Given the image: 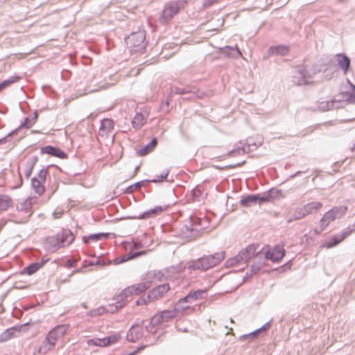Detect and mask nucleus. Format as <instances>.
Returning <instances> with one entry per match:
<instances>
[{
	"instance_id": "nucleus-1",
	"label": "nucleus",
	"mask_w": 355,
	"mask_h": 355,
	"mask_svg": "<svg viewBox=\"0 0 355 355\" xmlns=\"http://www.w3.org/2000/svg\"><path fill=\"white\" fill-rule=\"evenodd\" d=\"M347 211L346 206H336L324 214L322 217L318 221V226L314 230L317 234H321L327 227L336 219H339L344 216Z\"/></svg>"
},
{
	"instance_id": "nucleus-2",
	"label": "nucleus",
	"mask_w": 355,
	"mask_h": 355,
	"mask_svg": "<svg viewBox=\"0 0 355 355\" xmlns=\"http://www.w3.org/2000/svg\"><path fill=\"white\" fill-rule=\"evenodd\" d=\"M125 42L131 53H142L146 49L147 42L144 30L133 32L125 37Z\"/></svg>"
},
{
	"instance_id": "nucleus-3",
	"label": "nucleus",
	"mask_w": 355,
	"mask_h": 355,
	"mask_svg": "<svg viewBox=\"0 0 355 355\" xmlns=\"http://www.w3.org/2000/svg\"><path fill=\"white\" fill-rule=\"evenodd\" d=\"M224 258V252H217L198 259L193 263L192 267L194 269L205 270L218 265Z\"/></svg>"
},
{
	"instance_id": "nucleus-4",
	"label": "nucleus",
	"mask_w": 355,
	"mask_h": 355,
	"mask_svg": "<svg viewBox=\"0 0 355 355\" xmlns=\"http://www.w3.org/2000/svg\"><path fill=\"white\" fill-rule=\"evenodd\" d=\"M153 281H145L143 283L135 284L130 286L126 287L123 289L120 294L116 297V300H120L121 302L127 303L128 297L132 295H139L146 290L150 288L152 286Z\"/></svg>"
},
{
	"instance_id": "nucleus-5",
	"label": "nucleus",
	"mask_w": 355,
	"mask_h": 355,
	"mask_svg": "<svg viewBox=\"0 0 355 355\" xmlns=\"http://www.w3.org/2000/svg\"><path fill=\"white\" fill-rule=\"evenodd\" d=\"M286 250L283 246L275 245L273 248L266 246L259 252L260 256L263 255L266 259L272 262H279L285 256Z\"/></svg>"
},
{
	"instance_id": "nucleus-6",
	"label": "nucleus",
	"mask_w": 355,
	"mask_h": 355,
	"mask_svg": "<svg viewBox=\"0 0 355 355\" xmlns=\"http://www.w3.org/2000/svg\"><path fill=\"white\" fill-rule=\"evenodd\" d=\"M49 167V166L46 168H42L37 173V176L31 179V187L39 196L42 195L45 191L44 184L46 180Z\"/></svg>"
},
{
	"instance_id": "nucleus-7",
	"label": "nucleus",
	"mask_w": 355,
	"mask_h": 355,
	"mask_svg": "<svg viewBox=\"0 0 355 355\" xmlns=\"http://www.w3.org/2000/svg\"><path fill=\"white\" fill-rule=\"evenodd\" d=\"M180 10V5L179 2H171L166 5L162 15L160 18L161 20L165 21L171 19Z\"/></svg>"
},
{
	"instance_id": "nucleus-8",
	"label": "nucleus",
	"mask_w": 355,
	"mask_h": 355,
	"mask_svg": "<svg viewBox=\"0 0 355 355\" xmlns=\"http://www.w3.org/2000/svg\"><path fill=\"white\" fill-rule=\"evenodd\" d=\"M207 294L206 290H197L190 292L187 296L180 299L178 302V305H181L184 302L193 303L196 300H202L205 297Z\"/></svg>"
},
{
	"instance_id": "nucleus-9",
	"label": "nucleus",
	"mask_w": 355,
	"mask_h": 355,
	"mask_svg": "<svg viewBox=\"0 0 355 355\" xmlns=\"http://www.w3.org/2000/svg\"><path fill=\"white\" fill-rule=\"evenodd\" d=\"M56 236L61 248L70 245L75 239L74 235L69 229L62 230V232L56 234Z\"/></svg>"
},
{
	"instance_id": "nucleus-10",
	"label": "nucleus",
	"mask_w": 355,
	"mask_h": 355,
	"mask_svg": "<svg viewBox=\"0 0 355 355\" xmlns=\"http://www.w3.org/2000/svg\"><path fill=\"white\" fill-rule=\"evenodd\" d=\"M41 153L47 154L60 159H65L67 157V154L64 150L51 145L41 148Z\"/></svg>"
},
{
	"instance_id": "nucleus-11",
	"label": "nucleus",
	"mask_w": 355,
	"mask_h": 355,
	"mask_svg": "<svg viewBox=\"0 0 355 355\" xmlns=\"http://www.w3.org/2000/svg\"><path fill=\"white\" fill-rule=\"evenodd\" d=\"M66 331L67 328L64 326L58 325L49 332L46 338L55 344V342L66 333Z\"/></svg>"
},
{
	"instance_id": "nucleus-12",
	"label": "nucleus",
	"mask_w": 355,
	"mask_h": 355,
	"mask_svg": "<svg viewBox=\"0 0 355 355\" xmlns=\"http://www.w3.org/2000/svg\"><path fill=\"white\" fill-rule=\"evenodd\" d=\"M349 236V233L347 232H344L341 233L336 234L333 236L331 240L328 242H326L323 247L325 248H331L338 244L340 243L343 241H344Z\"/></svg>"
},
{
	"instance_id": "nucleus-13",
	"label": "nucleus",
	"mask_w": 355,
	"mask_h": 355,
	"mask_svg": "<svg viewBox=\"0 0 355 355\" xmlns=\"http://www.w3.org/2000/svg\"><path fill=\"white\" fill-rule=\"evenodd\" d=\"M258 245L251 244L239 252V254L245 263L248 259L252 257L257 252Z\"/></svg>"
},
{
	"instance_id": "nucleus-14",
	"label": "nucleus",
	"mask_w": 355,
	"mask_h": 355,
	"mask_svg": "<svg viewBox=\"0 0 355 355\" xmlns=\"http://www.w3.org/2000/svg\"><path fill=\"white\" fill-rule=\"evenodd\" d=\"M114 122L111 119H103L101 121V125L99 128V135L104 136L105 134H107L114 129Z\"/></svg>"
},
{
	"instance_id": "nucleus-15",
	"label": "nucleus",
	"mask_w": 355,
	"mask_h": 355,
	"mask_svg": "<svg viewBox=\"0 0 355 355\" xmlns=\"http://www.w3.org/2000/svg\"><path fill=\"white\" fill-rule=\"evenodd\" d=\"M303 207L306 215L308 216L319 211L322 208L323 204L319 201H313L306 203Z\"/></svg>"
},
{
	"instance_id": "nucleus-16",
	"label": "nucleus",
	"mask_w": 355,
	"mask_h": 355,
	"mask_svg": "<svg viewBox=\"0 0 355 355\" xmlns=\"http://www.w3.org/2000/svg\"><path fill=\"white\" fill-rule=\"evenodd\" d=\"M139 326L137 324H132L131 328L127 333L126 338L131 343H135L139 338L142 336V333L140 330L136 329Z\"/></svg>"
},
{
	"instance_id": "nucleus-17",
	"label": "nucleus",
	"mask_w": 355,
	"mask_h": 355,
	"mask_svg": "<svg viewBox=\"0 0 355 355\" xmlns=\"http://www.w3.org/2000/svg\"><path fill=\"white\" fill-rule=\"evenodd\" d=\"M38 161V157L36 155L30 157L24 165V175L28 179L32 174L33 168Z\"/></svg>"
},
{
	"instance_id": "nucleus-18",
	"label": "nucleus",
	"mask_w": 355,
	"mask_h": 355,
	"mask_svg": "<svg viewBox=\"0 0 355 355\" xmlns=\"http://www.w3.org/2000/svg\"><path fill=\"white\" fill-rule=\"evenodd\" d=\"M110 233H96L91 234L88 236H83V241L85 244H88L89 241H98L103 239H107L109 238Z\"/></svg>"
},
{
	"instance_id": "nucleus-19",
	"label": "nucleus",
	"mask_w": 355,
	"mask_h": 355,
	"mask_svg": "<svg viewBox=\"0 0 355 355\" xmlns=\"http://www.w3.org/2000/svg\"><path fill=\"white\" fill-rule=\"evenodd\" d=\"M155 148V137L151 138L150 142L137 150V154L140 156H146Z\"/></svg>"
},
{
	"instance_id": "nucleus-20",
	"label": "nucleus",
	"mask_w": 355,
	"mask_h": 355,
	"mask_svg": "<svg viewBox=\"0 0 355 355\" xmlns=\"http://www.w3.org/2000/svg\"><path fill=\"white\" fill-rule=\"evenodd\" d=\"M155 287H153L146 296H141L135 301V305L140 306L146 304L148 302H153L155 299Z\"/></svg>"
},
{
	"instance_id": "nucleus-21",
	"label": "nucleus",
	"mask_w": 355,
	"mask_h": 355,
	"mask_svg": "<svg viewBox=\"0 0 355 355\" xmlns=\"http://www.w3.org/2000/svg\"><path fill=\"white\" fill-rule=\"evenodd\" d=\"M44 244H45V248L48 250H50L52 252L55 251L58 248H61L60 244L58 241V239L56 235L55 236L48 237L46 239Z\"/></svg>"
},
{
	"instance_id": "nucleus-22",
	"label": "nucleus",
	"mask_w": 355,
	"mask_h": 355,
	"mask_svg": "<svg viewBox=\"0 0 355 355\" xmlns=\"http://www.w3.org/2000/svg\"><path fill=\"white\" fill-rule=\"evenodd\" d=\"M23 325L20 326L18 329H17L16 327H12V328L8 329L6 331H4L0 335V342L1 343L6 342V341L11 339L14 336H15V333L19 332L20 328Z\"/></svg>"
},
{
	"instance_id": "nucleus-23",
	"label": "nucleus",
	"mask_w": 355,
	"mask_h": 355,
	"mask_svg": "<svg viewBox=\"0 0 355 355\" xmlns=\"http://www.w3.org/2000/svg\"><path fill=\"white\" fill-rule=\"evenodd\" d=\"M149 182H153L155 183V178H153L152 180H144L139 182H137L129 187H128L125 189V193H132L134 191L139 189L142 186H146Z\"/></svg>"
},
{
	"instance_id": "nucleus-24",
	"label": "nucleus",
	"mask_w": 355,
	"mask_h": 355,
	"mask_svg": "<svg viewBox=\"0 0 355 355\" xmlns=\"http://www.w3.org/2000/svg\"><path fill=\"white\" fill-rule=\"evenodd\" d=\"M336 60L339 66L343 69L344 73H346L350 64V60L348 57L343 54H338Z\"/></svg>"
},
{
	"instance_id": "nucleus-25",
	"label": "nucleus",
	"mask_w": 355,
	"mask_h": 355,
	"mask_svg": "<svg viewBox=\"0 0 355 355\" xmlns=\"http://www.w3.org/2000/svg\"><path fill=\"white\" fill-rule=\"evenodd\" d=\"M160 284H157V297H163L168 291H169V285L166 280H159Z\"/></svg>"
},
{
	"instance_id": "nucleus-26",
	"label": "nucleus",
	"mask_w": 355,
	"mask_h": 355,
	"mask_svg": "<svg viewBox=\"0 0 355 355\" xmlns=\"http://www.w3.org/2000/svg\"><path fill=\"white\" fill-rule=\"evenodd\" d=\"M226 266L231 268V267H235V266H243L245 264L244 261H243L242 258L241 257L240 254H238L236 256L228 259L226 261Z\"/></svg>"
},
{
	"instance_id": "nucleus-27",
	"label": "nucleus",
	"mask_w": 355,
	"mask_h": 355,
	"mask_svg": "<svg viewBox=\"0 0 355 355\" xmlns=\"http://www.w3.org/2000/svg\"><path fill=\"white\" fill-rule=\"evenodd\" d=\"M42 267V264H39V262H34L25 267L21 273L31 275L36 272Z\"/></svg>"
},
{
	"instance_id": "nucleus-28",
	"label": "nucleus",
	"mask_w": 355,
	"mask_h": 355,
	"mask_svg": "<svg viewBox=\"0 0 355 355\" xmlns=\"http://www.w3.org/2000/svg\"><path fill=\"white\" fill-rule=\"evenodd\" d=\"M258 199H259L260 201H266V198H258L256 196H249L246 198H243L241 200V204L243 206L249 207L252 204L256 203Z\"/></svg>"
},
{
	"instance_id": "nucleus-29",
	"label": "nucleus",
	"mask_w": 355,
	"mask_h": 355,
	"mask_svg": "<svg viewBox=\"0 0 355 355\" xmlns=\"http://www.w3.org/2000/svg\"><path fill=\"white\" fill-rule=\"evenodd\" d=\"M55 345L53 343H52L50 340L46 337L42 344L40 345L39 348V353L45 354L48 352H49L52 347Z\"/></svg>"
},
{
	"instance_id": "nucleus-30",
	"label": "nucleus",
	"mask_w": 355,
	"mask_h": 355,
	"mask_svg": "<svg viewBox=\"0 0 355 355\" xmlns=\"http://www.w3.org/2000/svg\"><path fill=\"white\" fill-rule=\"evenodd\" d=\"M144 124V118L141 113H137L132 120V127L136 129H140Z\"/></svg>"
},
{
	"instance_id": "nucleus-31",
	"label": "nucleus",
	"mask_w": 355,
	"mask_h": 355,
	"mask_svg": "<svg viewBox=\"0 0 355 355\" xmlns=\"http://www.w3.org/2000/svg\"><path fill=\"white\" fill-rule=\"evenodd\" d=\"M19 79V76H10L9 78L3 80L0 83V92L10 86L11 84L17 82Z\"/></svg>"
},
{
	"instance_id": "nucleus-32",
	"label": "nucleus",
	"mask_w": 355,
	"mask_h": 355,
	"mask_svg": "<svg viewBox=\"0 0 355 355\" xmlns=\"http://www.w3.org/2000/svg\"><path fill=\"white\" fill-rule=\"evenodd\" d=\"M125 305V302L120 300H116V302L112 304H110L108 308H105V312L114 313L115 311L123 308Z\"/></svg>"
},
{
	"instance_id": "nucleus-33",
	"label": "nucleus",
	"mask_w": 355,
	"mask_h": 355,
	"mask_svg": "<svg viewBox=\"0 0 355 355\" xmlns=\"http://www.w3.org/2000/svg\"><path fill=\"white\" fill-rule=\"evenodd\" d=\"M11 198L6 195L0 196V211L7 209L11 205Z\"/></svg>"
},
{
	"instance_id": "nucleus-34",
	"label": "nucleus",
	"mask_w": 355,
	"mask_h": 355,
	"mask_svg": "<svg viewBox=\"0 0 355 355\" xmlns=\"http://www.w3.org/2000/svg\"><path fill=\"white\" fill-rule=\"evenodd\" d=\"M272 54L285 55L288 53L289 49L286 46H277L270 49Z\"/></svg>"
},
{
	"instance_id": "nucleus-35",
	"label": "nucleus",
	"mask_w": 355,
	"mask_h": 355,
	"mask_svg": "<svg viewBox=\"0 0 355 355\" xmlns=\"http://www.w3.org/2000/svg\"><path fill=\"white\" fill-rule=\"evenodd\" d=\"M307 215L304 209V207H297L293 211V218L289 220L291 221L293 220H299L306 217Z\"/></svg>"
},
{
	"instance_id": "nucleus-36",
	"label": "nucleus",
	"mask_w": 355,
	"mask_h": 355,
	"mask_svg": "<svg viewBox=\"0 0 355 355\" xmlns=\"http://www.w3.org/2000/svg\"><path fill=\"white\" fill-rule=\"evenodd\" d=\"M155 318V315H153L150 321L148 324H145V321H143V325H144V328L148 333H151L152 334H155V323L154 322V320Z\"/></svg>"
},
{
	"instance_id": "nucleus-37",
	"label": "nucleus",
	"mask_w": 355,
	"mask_h": 355,
	"mask_svg": "<svg viewBox=\"0 0 355 355\" xmlns=\"http://www.w3.org/2000/svg\"><path fill=\"white\" fill-rule=\"evenodd\" d=\"M153 214H155V207L151 208L150 209L144 211L137 216H134L133 218L137 219H146L150 217Z\"/></svg>"
},
{
	"instance_id": "nucleus-38",
	"label": "nucleus",
	"mask_w": 355,
	"mask_h": 355,
	"mask_svg": "<svg viewBox=\"0 0 355 355\" xmlns=\"http://www.w3.org/2000/svg\"><path fill=\"white\" fill-rule=\"evenodd\" d=\"M105 312V308L103 306H99L96 309H92L87 313V315L94 317L97 315H101L103 313Z\"/></svg>"
},
{
	"instance_id": "nucleus-39",
	"label": "nucleus",
	"mask_w": 355,
	"mask_h": 355,
	"mask_svg": "<svg viewBox=\"0 0 355 355\" xmlns=\"http://www.w3.org/2000/svg\"><path fill=\"white\" fill-rule=\"evenodd\" d=\"M121 336L119 334H114L112 335L105 337L107 342L106 343L107 344V346L118 342Z\"/></svg>"
},
{
	"instance_id": "nucleus-40",
	"label": "nucleus",
	"mask_w": 355,
	"mask_h": 355,
	"mask_svg": "<svg viewBox=\"0 0 355 355\" xmlns=\"http://www.w3.org/2000/svg\"><path fill=\"white\" fill-rule=\"evenodd\" d=\"M160 321L164 322L167 321L168 319L173 318L174 317V313L171 311H164L160 313Z\"/></svg>"
},
{
	"instance_id": "nucleus-41",
	"label": "nucleus",
	"mask_w": 355,
	"mask_h": 355,
	"mask_svg": "<svg viewBox=\"0 0 355 355\" xmlns=\"http://www.w3.org/2000/svg\"><path fill=\"white\" fill-rule=\"evenodd\" d=\"M33 198L31 197L28 198L23 203L17 206V209H26L31 207Z\"/></svg>"
},
{
	"instance_id": "nucleus-42",
	"label": "nucleus",
	"mask_w": 355,
	"mask_h": 355,
	"mask_svg": "<svg viewBox=\"0 0 355 355\" xmlns=\"http://www.w3.org/2000/svg\"><path fill=\"white\" fill-rule=\"evenodd\" d=\"M34 124V120H31L29 118L26 117L25 118V120L21 124L20 126H19L17 128H19V130L21 128H30L31 127H32V125Z\"/></svg>"
},
{
	"instance_id": "nucleus-43",
	"label": "nucleus",
	"mask_w": 355,
	"mask_h": 355,
	"mask_svg": "<svg viewBox=\"0 0 355 355\" xmlns=\"http://www.w3.org/2000/svg\"><path fill=\"white\" fill-rule=\"evenodd\" d=\"M94 345L99 346V347H107V344L106 343V338L105 337L103 338H96L92 340Z\"/></svg>"
},
{
	"instance_id": "nucleus-44",
	"label": "nucleus",
	"mask_w": 355,
	"mask_h": 355,
	"mask_svg": "<svg viewBox=\"0 0 355 355\" xmlns=\"http://www.w3.org/2000/svg\"><path fill=\"white\" fill-rule=\"evenodd\" d=\"M318 108L322 111L328 110L330 105H332V103L321 101L318 103Z\"/></svg>"
},
{
	"instance_id": "nucleus-45",
	"label": "nucleus",
	"mask_w": 355,
	"mask_h": 355,
	"mask_svg": "<svg viewBox=\"0 0 355 355\" xmlns=\"http://www.w3.org/2000/svg\"><path fill=\"white\" fill-rule=\"evenodd\" d=\"M18 132H19V128H16V129L13 130L12 131H11L10 132H9L6 137L0 139V144H5L9 137L17 135Z\"/></svg>"
},
{
	"instance_id": "nucleus-46",
	"label": "nucleus",
	"mask_w": 355,
	"mask_h": 355,
	"mask_svg": "<svg viewBox=\"0 0 355 355\" xmlns=\"http://www.w3.org/2000/svg\"><path fill=\"white\" fill-rule=\"evenodd\" d=\"M142 252H133V253H130L128 254V257L127 258H123L120 261H119L118 263H122V262H124V261H126L130 259H132L137 256H138L139 254H141Z\"/></svg>"
},
{
	"instance_id": "nucleus-47",
	"label": "nucleus",
	"mask_w": 355,
	"mask_h": 355,
	"mask_svg": "<svg viewBox=\"0 0 355 355\" xmlns=\"http://www.w3.org/2000/svg\"><path fill=\"white\" fill-rule=\"evenodd\" d=\"M65 266L69 268H73L76 266V261L72 259H69L67 260Z\"/></svg>"
},
{
	"instance_id": "nucleus-48",
	"label": "nucleus",
	"mask_w": 355,
	"mask_h": 355,
	"mask_svg": "<svg viewBox=\"0 0 355 355\" xmlns=\"http://www.w3.org/2000/svg\"><path fill=\"white\" fill-rule=\"evenodd\" d=\"M218 1L219 0H205L203 3V6L205 7H209V6L213 5L214 3L218 2Z\"/></svg>"
},
{
	"instance_id": "nucleus-49",
	"label": "nucleus",
	"mask_w": 355,
	"mask_h": 355,
	"mask_svg": "<svg viewBox=\"0 0 355 355\" xmlns=\"http://www.w3.org/2000/svg\"><path fill=\"white\" fill-rule=\"evenodd\" d=\"M351 86H352V88L353 89V93L351 95L350 98H351V100L355 103V85H354L353 84H351Z\"/></svg>"
},
{
	"instance_id": "nucleus-50",
	"label": "nucleus",
	"mask_w": 355,
	"mask_h": 355,
	"mask_svg": "<svg viewBox=\"0 0 355 355\" xmlns=\"http://www.w3.org/2000/svg\"><path fill=\"white\" fill-rule=\"evenodd\" d=\"M259 270H260V267L253 266L252 267V275H255V274L258 273Z\"/></svg>"
},
{
	"instance_id": "nucleus-51",
	"label": "nucleus",
	"mask_w": 355,
	"mask_h": 355,
	"mask_svg": "<svg viewBox=\"0 0 355 355\" xmlns=\"http://www.w3.org/2000/svg\"><path fill=\"white\" fill-rule=\"evenodd\" d=\"M148 241L150 242H153V239L148 237L146 234H145L144 239L143 240L144 244H146L148 242Z\"/></svg>"
},
{
	"instance_id": "nucleus-52",
	"label": "nucleus",
	"mask_w": 355,
	"mask_h": 355,
	"mask_svg": "<svg viewBox=\"0 0 355 355\" xmlns=\"http://www.w3.org/2000/svg\"><path fill=\"white\" fill-rule=\"evenodd\" d=\"M23 184V180H22V178L21 176V175L19 174V184L15 187V189H18L19 187H21Z\"/></svg>"
},
{
	"instance_id": "nucleus-53",
	"label": "nucleus",
	"mask_w": 355,
	"mask_h": 355,
	"mask_svg": "<svg viewBox=\"0 0 355 355\" xmlns=\"http://www.w3.org/2000/svg\"><path fill=\"white\" fill-rule=\"evenodd\" d=\"M167 175H168V171L162 173L160 175L158 176V178H159V179H160V180H162L164 178H166L167 177Z\"/></svg>"
},
{
	"instance_id": "nucleus-54",
	"label": "nucleus",
	"mask_w": 355,
	"mask_h": 355,
	"mask_svg": "<svg viewBox=\"0 0 355 355\" xmlns=\"http://www.w3.org/2000/svg\"><path fill=\"white\" fill-rule=\"evenodd\" d=\"M148 275H149L150 278H151V277L155 278V270L149 272Z\"/></svg>"
},
{
	"instance_id": "nucleus-55",
	"label": "nucleus",
	"mask_w": 355,
	"mask_h": 355,
	"mask_svg": "<svg viewBox=\"0 0 355 355\" xmlns=\"http://www.w3.org/2000/svg\"><path fill=\"white\" fill-rule=\"evenodd\" d=\"M37 117H38V113H37V111H35V112H34V116H33V119H31V120H34V123H35V121H36V120H37Z\"/></svg>"
},
{
	"instance_id": "nucleus-56",
	"label": "nucleus",
	"mask_w": 355,
	"mask_h": 355,
	"mask_svg": "<svg viewBox=\"0 0 355 355\" xmlns=\"http://www.w3.org/2000/svg\"><path fill=\"white\" fill-rule=\"evenodd\" d=\"M49 261V259H42L40 262H39V264H42V267L44 266V264Z\"/></svg>"
},
{
	"instance_id": "nucleus-57",
	"label": "nucleus",
	"mask_w": 355,
	"mask_h": 355,
	"mask_svg": "<svg viewBox=\"0 0 355 355\" xmlns=\"http://www.w3.org/2000/svg\"><path fill=\"white\" fill-rule=\"evenodd\" d=\"M79 271H80V269H76V270H73V271L72 272V273H71V275H72L73 274H74V273H76V272H79Z\"/></svg>"
},
{
	"instance_id": "nucleus-58",
	"label": "nucleus",
	"mask_w": 355,
	"mask_h": 355,
	"mask_svg": "<svg viewBox=\"0 0 355 355\" xmlns=\"http://www.w3.org/2000/svg\"><path fill=\"white\" fill-rule=\"evenodd\" d=\"M138 169H139V166H137V167L135 168V171H137Z\"/></svg>"
},
{
	"instance_id": "nucleus-59",
	"label": "nucleus",
	"mask_w": 355,
	"mask_h": 355,
	"mask_svg": "<svg viewBox=\"0 0 355 355\" xmlns=\"http://www.w3.org/2000/svg\"><path fill=\"white\" fill-rule=\"evenodd\" d=\"M83 306L84 308H87V306L85 304H83Z\"/></svg>"
},
{
	"instance_id": "nucleus-60",
	"label": "nucleus",
	"mask_w": 355,
	"mask_h": 355,
	"mask_svg": "<svg viewBox=\"0 0 355 355\" xmlns=\"http://www.w3.org/2000/svg\"><path fill=\"white\" fill-rule=\"evenodd\" d=\"M238 53L239 55H241V53L239 51V50H238Z\"/></svg>"
}]
</instances>
